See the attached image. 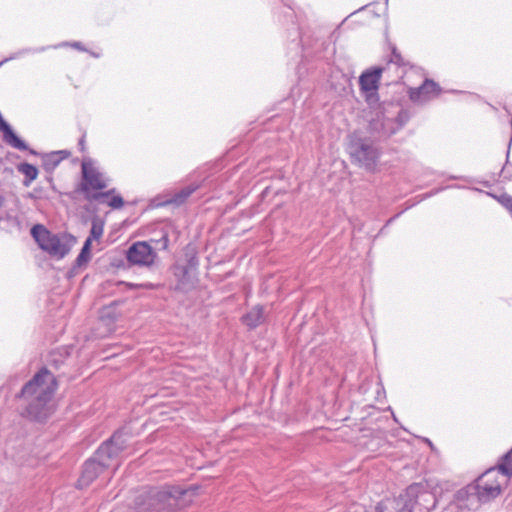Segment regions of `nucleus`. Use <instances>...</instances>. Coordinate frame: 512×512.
Returning <instances> with one entry per match:
<instances>
[{"label":"nucleus","instance_id":"nucleus-1","mask_svg":"<svg viewBox=\"0 0 512 512\" xmlns=\"http://www.w3.org/2000/svg\"><path fill=\"white\" fill-rule=\"evenodd\" d=\"M56 389L55 376L46 368L38 371L16 395L23 401L21 416L34 421L47 419L53 411L52 399Z\"/></svg>","mask_w":512,"mask_h":512},{"label":"nucleus","instance_id":"nucleus-2","mask_svg":"<svg viewBox=\"0 0 512 512\" xmlns=\"http://www.w3.org/2000/svg\"><path fill=\"white\" fill-rule=\"evenodd\" d=\"M126 442L122 432H115L110 439L105 441L94 456L84 463L82 474L78 480L79 487L90 485L104 469L111 467L114 460L126 448Z\"/></svg>","mask_w":512,"mask_h":512},{"label":"nucleus","instance_id":"nucleus-3","mask_svg":"<svg viewBox=\"0 0 512 512\" xmlns=\"http://www.w3.org/2000/svg\"><path fill=\"white\" fill-rule=\"evenodd\" d=\"M187 491L179 487L151 488L137 498L138 512H174L182 506Z\"/></svg>","mask_w":512,"mask_h":512},{"label":"nucleus","instance_id":"nucleus-4","mask_svg":"<svg viewBox=\"0 0 512 512\" xmlns=\"http://www.w3.org/2000/svg\"><path fill=\"white\" fill-rule=\"evenodd\" d=\"M82 181L79 190L84 193L85 199L88 201H101L107 198L111 192H97L108 186V178L94 165L91 161H83L82 165Z\"/></svg>","mask_w":512,"mask_h":512},{"label":"nucleus","instance_id":"nucleus-5","mask_svg":"<svg viewBox=\"0 0 512 512\" xmlns=\"http://www.w3.org/2000/svg\"><path fill=\"white\" fill-rule=\"evenodd\" d=\"M31 235L43 251L57 259L64 258L71 249L66 237L51 233L41 224L32 227Z\"/></svg>","mask_w":512,"mask_h":512},{"label":"nucleus","instance_id":"nucleus-6","mask_svg":"<svg viewBox=\"0 0 512 512\" xmlns=\"http://www.w3.org/2000/svg\"><path fill=\"white\" fill-rule=\"evenodd\" d=\"M404 508L408 512H429L436 505V497L427 483H413L403 495Z\"/></svg>","mask_w":512,"mask_h":512},{"label":"nucleus","instance_id":"nucleus-7","mask_svg":"<svg viewBox=\"0 0 512 512\" xmlns=\"http://www.w3.org/2000/svg\"><path fill=\"white\" fill-rule=\"evenodd\" d=\"M349 153L354 162L367 170L376 167L380 156L378 148L367 139L353 140L349 145Z\"/></svg>","mask_w":512,"mask_h":512},{"label":"nucleus","instance_id":"nucleus-8","mask_svg":"<svg viewBox=\"0 0 512 512\" xmlns=\"http://www.w3.org/2000/svg\"><path fill=\"white\" fill-rule=\"evenodd\" d=\"M506 483L499 476V471L491 468L484 472L475 485L476 495L481 502H488L501 494L502 485Z\"/></svg>","mask_w":512,"mask_h":512},{"label":"nucleus","instance_id":"nucleus-9","mask_svg":"<svg viewBox=\"0 0 512 512\" xmlns=\"http://www.w3.org/2000/svg\"><path fill=\"white\" fill-rule=\"evenodd\" d=\"M384 72H386V68L375 67L366 70L359 77L360 90L370 105L376 104L379 100L378 89L381 80V74Z\"/></svg>","mask_w":512,"mask_h":512},{"label":"nucleus","instance_id":"nucleus-10","mask_svg":"<svg viewBox=\"0 0 512 512\" xmlns=\"http://www.w3.org/2000/svg\"><path fill=\"white\" fill-rule=\"evenodd\" d=\"M156 258V252L148 242L139 241L129 247L127 259L130 263L139 266H151Z\"/></svg>","mask_w":512,"mask_h":512},{"label":"nucleus","instance_id":"nucleus-11","mask_svg":"<svg viewBox=\"0 0 512 512\" xmlns=\"http://www.w3.org/2000/svg\"><path fill=\"white\" fill-rule=\"evenodd\" d=\"M438 92V84L433 80L426 79L421 86L409 89V97L414 102H420L427 100L431 95L438 94Z\"/></svg>","mask_w":512,"mask_h":512},{"label":"nucleus","instance_id":"nucleus-12","mask_svg":"<svg viewBox=\"0 0 512 512\" xmlns=\"http://www.w3.org/2000/svg\"><path fill=\"white\" fill-rule=\"evenodd\" d=\"M243 323L249 328H256L264 321V311L262 306L253 307L242 317Z\"/></svg>","mask_w":512,"mask_h":512},{"label":"nucleus","instance_id":"nucleus-13","mask_svg":"<svg viewBox=\"0 0 512 512\" xmlns=\"http://www.w3.org/2000/svg\"><path fill=\"white\" fill-rule=\"evenodd\" d=\"M408 65V62L405 61V59L401 56V54L397 51V49L394 47L392 49L391 57L383 68H386V72L390 71L392 66L396 67V79H401L403 77V73L399 71L400 68H403Z\"/></svg>","mask_w":512,"mask_h":512},{"label":"nucleus","instance_id":"nucleus-14","mask_svg":"<svg viewBox=\"0 0 512 512\" xmlns=\"http://www.w3.org/2000/svg\"><path fill=\"white\" fill-rule=\"evenodd\" d=\"M496 469L500 478L507 482V478L512 476V449L502 458Z\"/></svg>","mask_w":512,"mask_h":512},{"label":"nucleus","instance_id":"nucleus-15","mask_svg":"<svg viewBox=\"0 0 512 512\" xmlns=\"http://www.w3.org/2000/svg\"><path fill=\"white\" fill-rule=\"evenodd\" d=\"M17 170L25 176L24 185L28 187L32 181L38 176V169L29 163H21L17 166Z\"/></svg>","mask_w":512,"mask_h":512},{"label":"nucleus","instance_id":"nucleus-16","mask_svg":"<svg viewBox=\"0 0 512 512\" xmlns=\"http://www.w3.org/2000/svg\"><path fill=\"white\" fill-rule=\"evenodd\" d=\"M198 188V185L191 184L183 189H181L178 193H175L173 197L170 199V203L180 205L185 202V200Z\"/></svg>","mask_w":512,"mask_h":512},{"label":"nucleus","instance_id":"nucleus-17","mask_svg":"<svg viewBox=\"0 0 512 512\" xmlns=\"http://www.w3.org/2000/svg\"><path fill=\"white\" fill-rule=\"evenodd\" d=\"M59 154L68 156L69 153L67 151L63 150V151L54 152V153H51L50 155H48L44 160V167L47 170L54 169L60 163L62 158L58 157Z\"/></svg>","mask_w":512,"mask_h":512},{"label":"nucleus","instance_id":"nucleus-18","mask_svg":"<svg viewBox=\"0 0 512 512\" xmlns=\"http://www.w3.org/2000/svg\"><path fill=\"white\" fill-rule=\"evenodd\" d=\"M102 234H103V224L93 222L91 231H90V237H89L90 240L91 239L98 240L101 238Z\"/></svg>","mask_w":512,"mask_h":512},{"label":"nucleus","instance_id":"nucleus-19","mask_svg":"<svg viewBox=\"0 0 512 512\" xmlns=\"http://www.w3.org/2000/svg\"><path fill=\"white\" fill-rule=\"evenodd\" d=\"M151 242L155 243L159 249L166 250L169 244L168 233L163 232L159 239H151Z\"/></svg>","mask_w":512,"mask_h":512},{"label":"nucleus","instance_id":"nucleus-20","mask_svg":"<svg viewBox=\"0 0 512 512\" xmlns=\"http://www.w3.org/2000/svg\"><path fill=\"white\" fill-rule=\"evenodd\" d=\"M498 201L512 213V196L508 194H502L498 197Z\"/></svg>","mask_w":512,"mask_h":512},{"label":"nucleus","instance_id":"nucleus-21","mask_svg":"<svg viewBox=\"0 0 512 512\" xmlns=\"http://www.w3.org/2000/svg\"><path fill=\"white\" fill-rule=\"evenodd\" d=\"M89 247H90V238H88L85 241L82 251L77 257L78 264H80L82 261H86V252L88 251Z\"/></svg>","mask_w":512,"mask_h":512},{"label":"nucleus","instance_id":"nucleus-22","mask_svg":"<svg viewBox=\"0 0 512 512\" xmlns=\"http://www.w3.org/2000/svg\"><path fill=\"white\" fill-rule=\"evenodd\" d=\"M108 204L112 208L118 209V208H121L123 206L124 201H123V198L121 196H114V197L111 198V200L109 201Z\"/></svg>","mask_w":512,"mask_h":512},{"label":"nucleus","instance_id":"nucleus-23","mask_svg":"<svg viewBox=\"0 0 512 512\" xmlns=\"http://www.w3.org/2000/svg\"><path fill=\"white\" fill-rule=\"evenodd\" d=\"M141 286L145 287V288H148V289H154L156 288V285L152 284V283H146V284H142Z\"/></svg>","mask_w":512,"mask_h":512},{"label":"nucleus","instance_id":"nucleus-24","mask_svg":"<svg viewBox=\"0 0 512 512\" xmlns=\"http://www.w3.org/2000/svg\"><path fill=\"white\" fill-rule=\"evenodd\" d=\"M73 47L79 49V50H84V48L82 47L81 43L80 42H74L72 44Z\"/></svg>","mask_w":512,"mask_h":512},{"label":"nucleus","instance_id":"nucleus-25","mask_svg":"<svg viewBox=\"0 0 512 512\" xmlns=\"http://www.w3.org/2000/svg\"><path fill=\"white\" fill-rule=\"evenodd\" d=\"M4 204V197L2 195H0V208L3 206Z\"/></svg>","mask_w":512,"mask_h":512},{"label":"nucleus","instance_id":"nucleus-26","mask_svg":"<svg viewBox=\"0 0 512 512\" xmlns=\"http://www.w3.org/2000/svg\"><path fill=\"white\" fill-rule=\"evenodd\" d=\"M2 64V62L0 63V65Z\"/></svg>","mask_w":512,"mask_h":512}]
</instances>
